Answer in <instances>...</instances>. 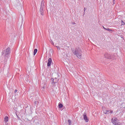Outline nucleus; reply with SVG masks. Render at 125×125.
<instances>
[{
    "mask_svg": "<svg viewBox=\"0 0 125 125\" xmlns=\"http://www.w3.org/2000/svg\"><path fill=\"white\" fill-rule=\"evenodd\" d=\"M73 53L76 55L79 59H82V50L79 47H76V49L73 51Z\"/></svg>",
    "mask_w": 125,
    "mask_h": 125,
    "instance_id": "obj_1",
    "label": "nucleus"
},
{
    "mask_svg": "<svg viewBox=\"0 0 125 125\" xmlns=\"http://www.w3.org/2000/svg\"><path fill=\"white\" fill-rule=\"evenodd\" d=\"M9 53H10V48L8 47L6 51H3L2 52V55H3L4 54L5 56H9Z\"/></svg>",
    "mask_w": 125,
    "mask_h": 125,
    "instance_id": "obj_2",
    "label": "nucleus"
},
{
    "mask_svg": "<svg viewBox=\"0 0 125 125\" xmlns=\"http://www.w3.org/2000/svg\"><path fill=\"white\" fill-rule=\"evenodd\" d=\"M105 58H107V59H115V55L113 54H109L108 53H105L104 54Z\"/></svg>",
    "mask_w": 125,
    "mask_h": 125,
    "instance_id": "obj_3",
    "label": "nucleus"
},
{
    "mask_svg": "<svg viewBox=\"0 0 125 125\" xmlns=\"http://www.w3.org/2000/svg\"><path fill=\"white\" fill-rule=\"evenodd\" d=\"M83 119L85 120V122L86 123H88V119L87 118V116H86V113H84L83 114Z\"/></svg>",
    "mask_w": 125,
    "mask_h": 125,
    "instance_id": "obj_4",
    "label": "nucleus"
},
{
    "mask_svg": "<svg viewBox=\"0 0 125 125\" xmlns=\"http://www.w3.org/2000/svg\"><path fill=\"white\" fill-rule=\"evenodd\" d=\"M51 63H52V59H51V58H49L48 60V62L47 63V66L48 67H50V66H51Z\"/></svg>",
    "mask_w": 125,
    "mask_h": 125,
    "instance_id": "obj_5",
    "label": "nucleus"
},
{
    "mask_svg": "<svg viewBox=\"0 0 125 125\" xmlns=\"http://www.w3.org/2000/svg\"><path fill=\"white\" fill-rule=\"evenodd\" d=\"M104 114L109 115V114H113V110H105L104 111Z\"/></svg>",
    "mask_w": 125,
    "mask_h": 125,
    "instance_id": "obj_6",
    "label": "nucleus"
},
{
    "mask_svg": "<svg viewBox=\"0 0 125 125\" xmlns=\"http://www.w3.org/2000/svg\"><path fill=\"white\" fill-rule=\"evenodd\" d=\"M40 8H44V0L42 1Z\"/></svg>",
    "mask_w": 125,
    "mask_h": 125,
    "instance_id": "obj_7",
    "label": "nucleus"
},
{
    "mask_svg": "<svg viewBox=\"0 0 125 125\" xmlns=\"http://www.w3.org/2000/svg\"><path fill=\"white\" fill-rule=\"evenodd\" d=\"M40 13L41 15H43V8H40Z\"/></svg>",
    "mask_w": 125,
    "mask_h": 125,
    "instance_id": "obj_8",
    "label": "nucleus"
},
{
    "mask_svg": "<svg viewBox=\"0 0 125 125\" xmlns=\"http://www.w3.org/2000/svg\"><path fill=\"white\" fill-rule=\"evenodd\" d=\"M111 121H112L113 125H120L118 123V122L117 121H114V120L113 119H112Z\"/></svg>",
    "mask_w": 125,
    "mask_h": 125,
    "instance_id": "obj_9",
    "label": "nucleus"
},
{
    "mask_svg": "<svg viewBox=\"0 0 125 125\" xmlns=\"http://www.w3.org/2000/svg\"><path fill=\"white\" fill-rule=\"evenodd\" d=\"M37 52H38V49H35L34 50V55H36Z\"/></svg>",
    "mask_w": 125,
    "mask_h": 125,
    "instance_id": "obj_10",
    "label": "nucleus"
},
{
    "mask_svg": "<svg viewBox=\"0 0 125 125\" xmlns=\"http://www.w3.org/2000/svg\"><path fill=\"white\" fill-rule=\"evenodd\" d=\"M4 121L6 123H7V122H8V117L6 116V117H5Z\"/></svg>",
    "mask_w": 125,
    "mask_h": 125,
    "instance_id": "obj_11",
    "label": "nucleus"
},
{
    "mask_svg": "<svg viewBox=\"0 0 125 125\" xmlns=\"http://www.w3.org/2000/svg\"><path fill=\"white\" fill-rule=\"evenodd\" d=\"M62 107H63V104H59V108H60V109H61V108H62Z\"/></svg>",
    "mask_w": 125,
    "mask_h": 125,
    "instance_id": "obj_12",
    "label": "nucleus"
},
{
    "mask_svg": "<svg viewBox=\"0 0 125 125\" xmlns=\"http://www.w3.org/2000/svg\"><path fill=\"white\" fill-rule=\"evenodd\" d=\"M67 122H68V123L69 125H72L71 122V120H70V119L68 120H67Z\"/></svg>",
    "mask_w": 125,
    "mask_h": 125,
    "instance_id": "obj_13",
    "label": "nucleus"
},
{
    "mask_svg": "<svg viewBox=\"0 0 125 125\" xmlns=\"http://www.w3.org/2000/svg\"><path fill=\"white\" fill-rule=\"evenodd\" d=\"M51 80L52 81V83H55L56 82H54V79L53 78H51Z\"/></svg>",
    "mask_w": 125,
    "mask_h": 125,
    "instance_id": "obj_14",
    "label": "nucleus"
},
{
    "mask_svg": "<svg viewBox=\"0 0 125 125\" xmlns=\"http://www.w3.org/2000/svg\"><path fill=\"white\" fill-rule=\"evenodd\" d=\"M105 30H106V31H112V30H111V29H110L109 28H105Z\"/></svg>",
    "mask_w": 125,
    "mask_h": 125,
    "instance_id": "obj_15",
    "label": "nucleus"
},
{
    "mask_svg": "<svg viewBox=\"0 0 125 125\" xmlns=\"http://www.w3.org/2000/svg\"><path fill=\"white\" fill-rule=\"evenodd\" d=\"M51 44H54V43L53 42V41H51Z\"/></svg>",
    "mask_w": 125,
    "mask_h": 125,
    "instance_id": "obj_16",
    "label": "nucleus"
},
{
    "mask_svg": "<svg viewBox=\"0 0 125 125\" xmlns=\"http://www.w3.org/2000/svg\"><path fill=\"white\" fill-rule=\"evenodd\" d=\"M114 122H117V118H115L114 119V120H113Z\"/></svg>",
    "mask_w": 125,
    "mask_h": 125,
    "instance_id": "obj_17",
    "label": "nucleus"
},
{
    "mask_svg": "<svg viewBox=\"0 0 125 125\" xmlns=\"http://www.w3.org/2000/svg\"><path fill=\"white\" fill-rule=\"evenodd\" d=\"M18 90H15V93H16V92H17Z\"/></svg>",
    "mask_w": 125,
    "mask_h": 125,
    "instance_id": "obj_18",
    "label": "nucleus"
},
{
    "mask_svg": "<svg viewBox=\"0 0 125 125\" xmlns=\"http://www.w3.org/2000/svg\"><path fill=\"white\" fill-rule=\"evenodd\" d=\"M73 25L76 24V22H72Z\"/></svg>",
    "mask_w": 125,
    "mask_h": 125,
    "instance_id": "obj_19",
    "label": "nucleus"
},
{
    "mask_svg": "<svg viewBox=\"0 0 125 125\" xmlns=\"http://www.w3.org/2000/svg\"><path fill=\"white\" fill-rule=\"evenodd\" d=\"M85 10H86V8H84V11H85Z\"/></svg>",
    "mask_w": 125,
    "mask_h": 125,
    "instance_id": "obj_20",
    "label": "nucleus"
},
{
    "mask_svg": "<svg viewBox=\"0 0 125 125\" xmlns=\"http://www.w3.org/2000/svg\"><path fill=\"white\" fill-rule=\"evenodd\" d=\"M103 28L104 30H105V29H106V28H104V26H103Z\"/></svg>",
    "mask_w": 125,
    "mask_h": 125,
    "instance_id": "obj_21",
    "label": "nucleus"
},
{
    "mask_svg": "<svg viewBox=\"0 0 125 125\" xmlns=\"http://www.w3.org/2000/svg\"><path fill=\"white\" fill-rule=\"evenodd\" d=\"M35 104H37V103H38V102H35Z\"/></svg>",
    "mask_w": 125,
    "mask_h": 125,
    "instance_id": "obj_22",
    "label": "nucleus"
},
{
    "mask_svg": "<svg viewBox=\"0 0 125 125\" xmlns=\"http://www.w3.org/2000/svg\"><path fill=\"white\" fill-rule=\"evenodd\" d=\"M57 48H59V46H57Z\"/></svg>",
    "mask_w": 125,
    "mask_h": 125,
    "instance_id": "obj_23",
    "label": "nucleus"
},
{
    "mask_svg": "<svg viewBox=\"0 0 125 125\" xmlns=\"http://www.w3.org/2000/svg\"><path fill=\"white\" fill-rule=\"evenodd\" d=\"M43 88H44V87H43Z\"/></svg>",
    "mask_w": 125,
    "mask_h": 125,
    "instance_id": "obj_24",
    "label": "nucleus"
},
{
    "mask_svg": "<svg viewBox=\"0 0 125 125\" xmlns=\"http://www.w3.org/2000/svg\"><path fill=\"white\" fill-rule=\"evenodd\" d=\"M55 79H56V78H55Z\"/></svg>",
    "mask_w": 125,
    "mask_h": 125,
    "instance_id": "obj_25",
    "label": "nucleus"
}]
</instances>
